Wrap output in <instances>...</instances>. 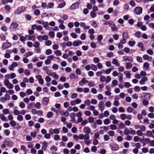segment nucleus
<instances>
[{
    "instance_id": "nucleus-44",
    "label": "nucleus",
    "mask_w": 154,
    "mask_h": 154,
    "mask_svg": "<svg viewBox=\"0 0 154 154\" xmlns=\"http://www.w3.org/2000/svg\"><path fill=\"white\" fill-rule=\"evenodd\" d=\"M45 45L47 46H49L51 45L52 44V42L51 41L49 40H47L45 42Z\"/></svg>"
},
{
    "instance_id": "nucleus-52",
    "label": "nucleus",
    "mask_w": 154,
    "mask_h": 154,
    "mask_svg": "<svg viewBox=\"0 0 154 154\" xmlns=\"http://www.w3.org/2000/svg\"><path fill=\"white\" fill-rule=\"evenodd\" d=\"M50 149L52 151L55 152L57 150V148L54 146H53Z\"/></svg>"
},
{
    "instance_id": "nucleus-62",
    "label": "nucleus",
    "mask_w": 154,
    "mask_h": 154,
    "mask_svg": "<svg viewBox=\"0 0 154 154\" xmlns=\"http://www.w3.org/2000/svg\"><path fill=\"white\" fill-rule=\"evenodd\" d=\"M4 85L7 87L10 83L8 79H5L4 82Z\"/></svg>"
},
{
    "instance_id": "nucleus-54",
    "label": "nucleus",
    "mask_w": 154,
    "mask_h": 154,
    "mask_svg": "<svg viewBox=\"0 0 154 154\" xmlns=\"http://www.w3.org/2000/svg\"><path fill=\"white\" fill-rule=\"evenodd\" d=\"M34 105V103H30L28 106V108L29 109H30L31 108L33 107V106Z\"/></svg>"
},
{
    "instance_id": "nucleus-3",
    "label": "nucleus",
    "mask_w": 154,
    "mask_h": 154,
    "mask_svg": "<svg viewBox=\"0 0 154 154\" xmlns=\"http://www.w3.org/2000/svg\"><path fill=\"white\" fill-rule=\"evenodd\" d=\"M60 128H55L53 129L51 128L49 129V132L51 134H58L60 132Z\"/></svg>"
},
{
    "instance_id": "nucleus-8",
    "label": "nucleus",
    "mask_w": 154,
    "mask_h": 154,
    "mask_svg": "<svg viewBox=\"0 0 154 154\" xmlns=\"http://www.w3.org/2000/svg\"><path fill=\"white\" fill-rule=\"evenodd\" d=\"M98 106L99 109L101 112H102L105 108L104 102L102 101L100 102L98 104Z\"/></svg>"
},
{
    "instance_id": "nucleus-1",
    "label": "nucleus",
    "mask_w": 154,
    "mask_h": 154,
    "mask_svg": "<svg viewBox=\"0 0 154 154\" xmlns=\"http://www.w3.org/2000/svg\"><path fill=\"white\" fill-rule=\"evenodd\" d=\"M26 10V8L24 6H21L18 7L14 11L15 14H19L24 12Z\"/></svg>"
},
{
    "instance_id": "nucleus-29",
    "label": "nucleus",
    "mask_w": 154,
    "mask_h": 154,
    "mask_svg": "<svg viewBox=\"0 0 154 154\" xmlns=\"http://www.w3.org/2000/svg\"><path fill=\"white\" fill-rule=\"evenodd\" d=\"M124 133L125 135H128L130 134V131L127 128H126L124 130Z\"/></svg>"
},
{
    "instance_id": "nucleus-51",
    "label": "nucleus",
    "mask_w": 154,
    "mask_h": 154,
    "mask_svg": "<svg viewBox=\"0 0 154 154\" xmlns=\"http://www.w3.org/2000/svg\"><path fill=\"white\" fill-rule=\"evenodd\" d=\"M93 60L94 63H99L100 61V59L97 57H94L93 58Z\"/></svg>"
},
{
    "instance_id": "nucleus-22",
    "label": "nucleus",
    "mask_w": 154,
    "mask_h": 154,
    "mask_svg": "<svg viewBox=\"0 0 154 154\" xmlns=\"http://www.w3.org/2000/svg\"><path fill=\"white\" fill-rule=\"evenodd\" d=\"M112 63L113 64L116 65V66H119L120 65V63L118 62V60L116 59H113Z\"/></svg>"
},
{
    "instance_id": "nucleus-33",
    "label": "nucleus",
    "mask_w": 154,
    "mask_h": 154,
    "mask_svg": "<svg viewBox=\"0 0 154 154\" xmlns=\"http://www.w3.org/2000/svg\"><path fill=\"white\" fill-rule=\"evenodd\" d=\"M120 116L122 120H125L126 119V115L125 114H122L120 115Z\"/></svg>"
},
{
    "instance_id": "nucleus-64",
    "label": "nucleus",
    "mask_w": 154,
    "mask_h": 154,
    "mask_svg": "<svg viewBox=\"0 0 154 154\" xmlns=\"http://www.w3.org/2000/svg\"><path fill=\"white\" fill-rule=\"evenodd\" d=\"M52 68L55 70H57L59 68L57 64H54L52 66Z\"/></svg>"
},
{
    "instance_id": "nucleus-26",
    "label": "nucleus",
    "mask_w": 154,
    "mask_h": 154,
    "mask_svg": "<svg viewBox=\"0 0 154 154\" xmlns=\"http://www.w3.org/2000/svg\"><path fill=\"white\" fill-rule=\"evenodd\" d=\"M88 81L85 78H83L81 81H80L79 82V84L80 85H82L81 83L82 82L83 84H87L88 83Z\"/></svg>"
},
{
    "instance_id": "nucleus-21",
    "label": "nucleus",
    "mask_w": 154,
    "mask_h": 154,
    "mask_svg": "<svg viewBox=\"0 0 154 154\" xmlns=\"http://www.w3.org/2000/svg\"><path fill=\"white\" fill-rule=\"evenodd\" d=\"M82 42L80 41H74L73 42V45L74 46L76 47L82 44Z\"/></svg>"
},
{
    "instance_id": "nucleus-11",
    "label": "nucleus",
    "mask_w": 154,
    "mask_h": 154,
    "mask_svg": "<svg viewBox=\"0 0 154 154\" xmlns=\"http://www.w3.org/2000/svg\"><path fill=\"white\" fill-rule=\"evenodd\" d=\"M79 5V3L78 2H76L73 4L69 7L70 10H74L77 9L78 8Z\"/></svg>"
},
{
    "instance_id": "nucleus-49",
    "label": "nucleus",
    "mask_w": 154,
    "mask_h": 154,
    "mask_svg": "<svg viewBox=\"0 0 154 154\" xmlns=\"http://www.w3.org/2000/svg\"><path fill=\"white\" fill-rule=\"evenodd\" d=\"M111 103L109 101H107L105 103V106L109 108L111 107Z\"/></svg>"
},
{
    "instance_id": "nucleus-23",
    "label": "nucleus",
    "mask_w": 154,
    "mask_h": 154,
    "mask_svg": "<svg viewBox=\"0 0 154 154\" xmlns=\"http://www.w3.org/2000/svg\"><path fill=\"white\" fill-rule=\"evenodd\" d=\"M146 135L147 137H152L153 138V134L152 131H148L146 132Z\"/></svg>"
},
{
    "instance_id": "nucleus-56",
    "label": "nucleus",
    "mask_w": 154,
    "mask_h": 154,
    "mask_svg": "<svg viewBox=\"0 0 154 154\" xmlns=\"http://www.w3.org/2000/svg\"><path fill=\"white\" fill-rule=\"evenodd\" d=\"M128 45L131 46H133L135 45V42L134 41H129L128 42Z\"/></svg>"
},
{
    "instance_id": "nucleus-45",
    "label": "nucleus",
    "mask_w": 154,
    "mask_h": 154,
    "mask_svg": "<svg viewBox=\"0 0 154 154\" xmlns=\"http://www.w3.org/2000/svg\"><path fill=\"white\" fill-rule=\"evenodd\" d=\"M33 54V53L31 52H28L24 54V56L26 57H28Z\"/></svg>"
},
{
    "instance_id": "nucleus-25",
    "label": "nucleus",
    "mask_w": 154,
    "mask_h": 154,
    "mask_svg": "<svg viewBox=\"0 0 154 154\" xmlns=\"http://www.w3.org/2000/svg\"><path fill=\"white\" fill-rule=\"evenodd\" d=\"M131 63H126L125 67L127 69H131L132 67Z\"/></svg>"
},
{
    "instance_id": "nucleus-32",
    "label": "nucleus",
    "mask_w": 154,
    "mask_h": 154,
    "mask_svg": "<svg viewBox=\"0 0 154 154\" xmlns=\"http://www.w3.org/2000/svg\"><path fill=\"white\" fill-rule=\"evenodd\" d=\"M34 106L38 109L40 108L41 106V104L39 102H37L35 104H34Z\"/></svg>"
},
{
    "instance_id": "nucleus-43",
    "label": "nucleus",
    "mask_w": 154,
    "mask_h": 154,
    "mask_svg": "<svg viewBox=\"0 0 154 154\" xmlns=\"http://www.w3.org/2000/svg\"><path fill=\"white\" fill-rule=\"evenodd\" d=\"M52 53V51L50 49H47L45 52V54L47 55L51 54Z\"/></svg>"
},
{
    "instance_id": "nucleus-9",
    "label": "nucleus",
    "mask_w": 154,
    "mask_h": 154,
    "mask_svg": "<svg viewBox=\"0 0 154 154\" xmlns=\"http://www.w3.org/2000/svg\"><path fill=\"white\" fill-rule=\"evenodd\" d=\"M18 24L16 22L12 23L10 25V28L13 31H15L18 27Z\"/></svg>"
},
{
    "instance_id": "nucleus-38",
    "label": "nucleus",
    "mask_w": 154,
    "mask_h": 154,
    "mask_svg": "<svg viewBox=\"0 0 154 154\" xmlns=\"http://www.w3.org/2000/svg\"><path fill=\"white\" fill-rule=\"evenodd\" d=\"M91 69L94 71H96L97 69V66L93 64H91Z\"/></svg>"
},
{
    "instance_id": "nucleus-12",
    "label": "nucleus",
    "mask_w": 154,
    "mask_h": 154,
    "mask_svg": "<svg viewBox=\"0 0 154 154\" xmlns=\"http://www.w3.org/2000/svg\"><path fill=\"white\" fill-rule=\"evenodd\" d=\"M11 46V44L10 42H7L5 43L2 46V49L5 50L7 49Z\"/></svg>"
},
{
    "instance_id": "nucleus-39",
    "label": "nucleus",
    "mask_w": 154,
    "mask_h": 154,
    "mask_svg": "<svg viewBox=\"0 0 154 154\" xmlns=\"http://www.w3.org/2000/svg\"><path fill=\"white\" fill-rule=\"evenodd\" d=\"M60 139V136L57 134H56L54 135V140L55 141H57Z\"/></svg>"
},
{
    "instance_id": "nucleus-61",
    "label": "nucleus",
    "mask_w": 154,
    "mask_h": 154,
    "mask_svg": "<svg viewBox=\"0 0 154 154\" xmlns=\"http://www.w3.org/2000/svg\"><path fill=\"white\" fill-rule=\"evenodd\" d=\"M110 129L112 130H116V126L114 125H110Z\"/></svg>"
},
{
    "instance_id": "nucleus-7",
    "label": "nucleus",
    "mask_w": 154,
    "mask_h": 154,
    "mask_svg": "<svg viewBox=\"0 0 154 154\" xmlns=\"http://www.w3.org/2000/svg\"><path fill=\"white\" fill-rule=\"evenodd\" d=\"M111 149L114 151H117L119 149V147L118 145L116 144H112L110 145Z\"/></svg>"
},
{
    "instance_id": "nucleus-30",
    "label": "nucleus",
    "mask_w": 154,
    "mask_h": 154,
    "mask_svg": "<svg viewBox=\"0 0 154 154\" xmlns=\"http://www.w3.org/2000/svg\"><path fill=\"white\" fill-rule=\"evenodd\" d=\"M124 74L125 75L126 78H130L131 74L128 71H124Z\"/></svg>"
},
{
    "instance_id": "nucleus-35",
    "label": "nucleus",
    "mask_w": 154,
    "mask_h": 154,
    "mask_svg": "<svg viewBox=\"0 0 154 154\" xmlns=\"http://www.w3.org/2000/svg\"><path fill=\"white\" fill-rule=\"evenodd\" d=\"M30 134L32 137L35 138L36 136L37 133L35 131H32L30 133Z\"/></svg>"
},
{
    "instance_id": "nucleus-5",
    "label": "nucleus",
    "mask_w": 154,
    "mask_h": 154,
    "mask_svg": "<svg viewBox=\"0 0 154 154\" xmlns=\"http://www.w3.org/2000/svg\"><path fill=\"white\" fill-rule=\"evenodd\" d=\"M109 24L113 31H116L117 30L115 23L111 21H109Z\"/></svg>"
},
{
    "instance_id": "nucleus-18",
    "label": "nucleus",
    "mask_w": 154,
    "mask_h": 154,
    "mask_svg": "<svg viewBox=\"0 0 154 154\" xmlns=\"http://www.w3.org/2000/svg\"><path fill=\"white\" fill-rule=\"evenodd\" d=\"M147 80V77H143L141 79L139 83L141 85H143L145 84V82Z\"/></svg>"
},
{
    "instance_id": "nucleus-37",
    "label": "nucleus",
    "mask_w": 154,
    "mask_h": 154,
    "mask_svg": "<svg viewBox=\"0 0 154 154\" xmlns=\"http://www.w3.org/2000/svg\"><path fill=\"white\" fill-rule=\"evenodd\" d=\"M134 35L137 37L139 38L141 36V33L139 31L135 33Z\"/></svg>"
},
{
    "instance_id": "nucleus-4",
    "label": "nucleus",
    "mask_w": 154,
    "mask_h": 154,
    "mask_svg": "<svg viewBox=\"0 0 154 154\" xmlns=\"http://www.w3.org/2000/svg\"><path fill=\"white\" fill-rule=\"evenodd\" d=\"M89 138L90 137L89 134H85V137L84 138V141L87 145H89L91 143V142L89 140Z\"/></svg>"
},
{
    "instance_id": "nucleus-47",
    "label": "nucleus",
    "mask_w": 154,
    "mask_h": 154,
    "mask_svg": "<svg viewBox=\"0 0 154 154\" xmlns=\"http://www.w3.org/2000/svg\"><path fill=\"white\" fill-rule=\"evenodd\" d=\"M142 103L143 105L146 106L148 104L149 102L148 100L144 99L143 100Z\"/></svg>"
},
{
    "instance_id": "nucleus-42",
    "label": "nucleus",
    "mask_w": 154,
    "mask_h": 154,
    "mask_svg": "<svg viewBox=\"0 0 154 154\" xmlns=\"http://www.w3.org/2000/svg\"><path fill=\"white\" fill-rule=\"evenodd\" d=\"M40 46V43L38 42H35L33 44V46L35 48H39Z\"/></svg>"
},
{
    "instance_id": "nucleus-57",
    "label": "nucleus",
    "mask_w": 154,
    "mask_h": 154,
    "mask_svg": "<svg viewBox=\"0 0 154 154\" xmlns=\"http://www.w3.org/2000/svg\"><path fill=\"white\" fill-rule=\"evenodd\" d=\"M137 134L139 136H142L143 134L142 131L140 130H138L136 132Z\"/></svg>"
},
{
    "instance_id": "nucleus-46",
    "label": "nucleus",
    "mask_w": 154,
    "mask_h": 154,
    "mask_svg": "<svg viewBox=\"0 0 154 154\" xmlns=\"http://www.w3.org/2000/svg\"><path fill=\"white\" fill-rule=\"evenodd\" d=\"M113 105L114 106L117 107L119 105V102L118 100H115L113 103Z\"/></svg>"
},
{
    "instance_id": "nucleus-41",
    "label": "nucleus",
    "mask_w": 154,
    "mask_h": 154,
    "mask_svg": "<svg viewBox=\"0 0 154 154\" xmlns=\"http://www.w3.org/2000/svg\"><path fill=\"white\" fill-rule=\"evenodd\" d=\"M78 97V94L76 93H73L71 95V98L72 99H75Z\"/></svg>"
},
{
    "instance_id": "nucleus-19",
    "label": "nucleus",
    "mask_w": 154,
    "mask_h": 154,
    "mask_svg": "<svg viewBox=\"0 0 154 154\" xmlns=\"http://www.w3.org/2000/svg\"><path fill=\"white\" fill-rule=\"evenodd\" d=\"M60 114L62 116H64L66 117H68L69 116V113L67 111H62L60 112Z\"/></svg>"
},
{
    "instance_id": "nucleus-55",
    "label": "nucleus",
    "mask_w": 154,
    "mask_h": 154,
    "mask_svg": "<svg viewBox=\"0 0 154 154\" xmlns=\"http://www.w3.org/2000/svg\"><path fill=\"white\" fill-rule=\"evenodd\" d=\"M124 124L126 126H129L131 124V122L128 120H125L124 122Z\"/></svg>"
},
{
    "instance_id": "nucleus-40",
    "label": "nucleus",
    "mask_w": 154,
    "mask_h": 154,
    "mask_svg": "<svg viewBox=\"0 0 154 154\" xmlns=\"http://www.w3.org/2000/svg\"><path fill=\"white\" fill-rule=\"evenodd\" d=\"M46 116L48 118H50L53 116V113L51 112H49L47 113Z\"/></svg>"
},
{
    "instance_id": "nucleus-50",
    "label": "nucleus",
    "mask_w": 154,
    "mask_h": 154,
    "mask_svg": "<svg viewBox=\"0 0 154 154\" xmlns=\"http://www.w3.org/2000/svg\"><path fill=\"white\" fill-rule=\"evenodd\" d=\"M127 111L128 113H131L133 110V109L131 107H129L127 109Z\"/></svg>"
},
{
    "instance_id": "nucleus-6",
    "label": "nucleus",
    "mask_w": 154,
    "mask_h": 154,
    "mask_svg": "<svg viewBox=\"0 0 154 154\" xmlns=\"http://www.w3.org/2000/svg\"><path fill=\"white\" fill-rule=\"evenodd\" d=\"M134 10L136 14L139 15L142 13L143 9L141 7H137L135 8Z\"/></svg>"
},
{
    "instance_id": "nucleus-31",
    "label": "nucleus",
    "mask_w": 154,
    "mask_h": 154,
    "mask_svg": "<svg viewBox=\"0 0 154 154\" xmlns=\"http://www.w3.org/2000/svg\"><path fill=\"white\" fill-rule=\"evenodd\" d=\"M108 134L111 137H113L115 136V132L113 131H109Z\"/></svg>"
},
{
    "instance_id": "nucleus-15",
    "label": "nucleus",
    "mask_w": 154,
    "mask_h": 154,
    "mask_svg": "<svg viewBox=\"0 0 154 154\" xmlns=\"http://www.w3.org/2000/svg\"><path fill=\"white\" fill-rule=\"evenodd\" d=\"M75 113L72 112L70 113V117L71 119V121L73 123H75L76 121L75 118Z\"/></svg>"
},
{
    "instance_id": "nucleus-36",
    "label": "nucleus",
    "mask_w": 154,
    "mask_h": 154,
    "mask_svg": "<svg viewBox=\"0 0 154 154\" xmlns=\"http://www.w3.org/2000/svg\"><path fill=\"white\" fill-rule=\"evenodd\" d=\"M103 139L105 141H107L110 139L109 136V135L105 134L103 136Z\"/></svg>"
},
{
    "instance_id": "nucleus-60",
    "label": "nucleus",
    "mask_w": 154,
    "mask_h": 154,
    "mask_svg": "<svg viewBox=\"0 0 154 154\" xmlns=\"http://www.w3.org/2000/svg\"><path fill=\"white\" fill-rule=\"evenodd\" d=\"M140 130L143 131H145L146 130V127L142 125H140Z\"/></svg>"
},
{
    "instance_id": "nucleus-28",
    "label": "nucleus",
    "mask_w": 154,
    "mask_h": 154,
    "mask_svg": "<svg viewBox=\"0 0 154 154\" xmlns=\"http://www.w3.org/2000/svg\"><path fill=\"white\" fill-rule=\"evenodd\" d=\"M0 118L2 121H7V119L6 117L3 114H1L0 115Z\"/></svg>"
},
{
    "instance_id": "nucleus-10",
    "label": "nucleus",
    "mask_w": 154,
    "mask_h": 154,
    "mask_svg": "<svg viewBox=\"0 0 154 154\" xmlns=\"http://www.w3.org/2000/svg\"><path fill=\"white\" fill-rule=\"evenodd\" d=\"M123 59L126 63H132L133 61L132 59L128 56H124Z\"/></svg>"
},
{
    "instance_id": "nucleus-13",
    "label": "nucleus",
    "mask_w": 154,
    "mask_h": 154,
    "mask_svg": "<svg viewBox=\"0 0 154 154\" xmlns=\"http://www.w3.org/2000/svg\"><path fill=\"white\" fill-rule=\"evenodd\" d=\"M151 96V94L149 93H144L143 94L142 97L143 99L149 100L150 99Z\"/></svg>"
},
{
    "instance_id": "nucleus-14",
    "label": "nucleus",
    "mask_w": 154,
    "mask_h": 154,
    "mask_svg": "<svg viewBox=\"0 0 154 154\" xmlns=\"http://www.w3.org/2000/svg\"><path fill=\"white\" fill-rule=\"evenodd\" d=\"M49 100L48 98L47 97H45L43 98L42 100V104L45 106H47L48 105Z\"/></svg>"
},
{
    "instance_id": "nucleus-24",
    "label": "nucleus",
    "mask_w": 154,
    "mask_h": 154,
    "mask_svg": "<svg viewBox=\"0 0 154 154\" xmlns=\"http://www.w3.org/2000/svg\"><path fill=\"white\" fill-rule=\"evenodd\" d=\"M149 64L148 62H145L143 63V67L144 68V69L148 70L149 67Z\"/></svg>"
},
{
    "instance_id": "nucleus-59",
    "label": "nucleus",
    "mask_w": 154,
    "mask_h": 154,
    "mask_svg": "<svg viewBox=\"0 0 154 154\" xmlns=\"http://www.w3.org/2000/svg\"><path fill=\"white\" fill-rule=\"evenodd\" d=\"M26 140L27 141H30L32 139V137L31 136V135L30 136L29 135H27L26 136Z\"/></svg>"
},
{
    "instance_id": "nucleus-2",
    "label": "nucleus",
    "mask_w": 154,
    "mask_h": 154,
    "mask_svg": "<svg viewBox=\"0 0 154 154\" xmlns=\"http://www.w3.org/2000/svg\"><path fill=\"white\" fill-rule=\"evenodd\" d=\"M10 99V96L8 94H6L5 97H2L0 98V101L2 103H5L6 100H8Z\"/></svg>"
},
{
    "instance_id": "nucleus-34",
    "label": "nucleus",
    "mask_w": 154,
    "mask_h": 154,
    "mask_svg": "<svg viewBox=\"0 0 154 154\" xmlns=\"http://www.w3.org/2000/svg\"><path fill=\"white\" fill-rule=\"evenodd\" d=\"M54 3L53 2H49L48 3L47 5V9L52 8L54 6Z\"/></svg>"
},
{
    "instance_id": "nucleus-17",
    "label": "nucleus",
    "mask_w": 154,
    "mask_h": 154,
    "mask_svg": "<svg viewBox=\"0 0 154 154\" xmlns=\"http://www.w3.org/2000/svg\"><path fill=\"white\" fill-rule=\"evenodd\" d=\"M42 144L43 145L42 149L45 151L46 150L48 146V143L46 141H43L42 143Z\"/></svg>"
},
{
    "instance_id": "nucleus-27",
    "label": "nucleus",
    "mask_w": 154,
    "mask_h": 154,
    "mask_svg": "<svg viewBox=\"0 0 154 154\" xmlns=\"http://www.w3.org/2000/svg\"><path fill=\"white\" fill-rule=\"evenodd\" d=\"M54 53L57 56H61L62 54L61 51L59 50H57L55 51Z\"/></svg>"
},
{
    "instance_id": "nucleus-58",
    "label": "nucleus",
    "mask_w": 154,
    "mask_h": 154,
    "mask_svg": "<svg viewBox=\"0 0 154 154\" xmlns=\"http://www.w3.org/2000/svg\"><path fill=\"white\" fill-rule=\"evenodd\" d=\"M91 150L93 152H95L97 150V148L95 146H93L91 147Z\"/></svg>"
},
{
    "instance_id": "nucleus-63",
    "label": "nucleus",
    "mask_w": 154,
    "mask_h": 154,
    "mask_svg": "<svg viewBox=\"0 0 154 154\" xmlns=\"http://www.w3.org/2000/svg\"><path fill=\"white\" fill-rule=\"evenodd\" d=\"M91 103L93 105H96L97 103V101L94 99H92L91 101Z\"/></svg>"
},
{
    "instance_id": "nucleus-20",
    "label": "nucleus",
    "mask_w": 154,
    "mask_h": 154,
    "mask_svg": "<svg viewBox=\"0 0 154 154\" xmlns=\"http://www.w3.org/2000/svg\"><path fill=\"white\" fill-rule=\"evenodd\" d=\"M122 38L126 40L128 39L129 37L128 33L126 32H123L122 33Z\"/></svg>"
},
{
    "instance_id": "nucleus-16",
    "label": "nucleus",
    "mask_w": 154,
    "mask_h": 154,
    "mask_svg": "<svg viewBox=\"0 0 154 154\" xmlns=\"http://www.w3.org/2000/svg\"><path fill=\"white\" fill-rule=\"evenodd\" d=\"M84 132L86 134H89L91 132L90 128L87 126L85 127L83 129Z\"/></svg>"
},
{
    "instance_id": "nucleus-53",
    "label": "nucleus",
    "mask_w": 154,
    "mask_h": 154,
    "mask_svg": "<svg viewBox=\"0 0 154 154\" xmlns=\"http://www.w3.org/2000/svg\"><path fill=\"white\" fill-rule=\"evenodd\" d=\"M90 15L91 17L93 18H95L97 15L93 11L91 12Z\"/></svg>"
},
{
    "instance_id": "nucleus-48",
    "label": "nucleus",
    "mask_w": 154,
    "mask_h": 154,
    "mask_svg": "<svg viewBox=\"0 0 154 154\" xmlns=\"http://www.w3.org/2000/svg\"><path fill=\"white\" fill-rule=\"evenodd\" d=\"M54 79H58L59 78V76L55 72L53 73L52 75Z\"/></svg>"
}]
</instances>
